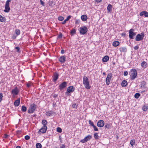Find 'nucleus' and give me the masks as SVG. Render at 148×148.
I'll return each instance as SVG.
<instances>
[{"instance_id":"obj_5","label":"nucleus","mask_w":148,"mask_h":148,"mask_svg":"<svg viewBox=\"0 0 148 148\" xmlns=\"http://www.w3.org/2000/svg\"><path fill=\"white\" fill-rule=\"evenodd\" d=\"M79 32L80 34H84L86 33L88 31L87 27L85 26H83L79 28Z\"/></svg>"},{"instance_id":"obj_6","label":"nucleus","mask_w":148,"mask_h":148,"mask_svg":"<svg viewBox=\"0 0 148 148\" xmlns=\"http://www.w3.org/2000/svg\"><path fill=\"white\" fill-rule=\"evenodd\" d=\"M75 90V88L73 86H69L67 89V90L65 92L67 96L69 95V93L73 92Z\"/></svg>"},{"instance_id":"obj_13","label":"nucleus","mask_w":148,"mask_h":148,"mask_svg":"<svg viewBox=\"0 0 148 148\" xmlns=\"http://www.w3.org/2000/svg\"><path fill=\"white\" fill-rule=\"evenodd\" d=\"M47 129V127H42L39 131L38 133L40 134L44 133L46 132Z\"/></svg>"},{"instance_id":"obj_38","label":"nucleus","mask_w":148,"mask_h":148,"mask_svg":"<svg viewBox=\"0 0 148 148\" xmlns=\"http://www.w3.org/2000/svg\"><path fill=\"white\" fill-rule=\"evenodd\" d=\"M135 140H131L130 142V144L132 146H133L135 143Z\"/></svg>"},{"instance_id":"obj_20","label":"nucleus","mask_w":148,"mask_h":148,"mask_svg":"<svg viewBox=\"0 0 148 148\" xmlns=\"http://www.w3.org/2000/svg\"><path fill=\"white\" fill-rule=\"evenodd\" d=\"M42 123L43 125V127H47L46 125H47V122L46 120L44 119L42 121Z\"/></svg>"},{"instance_id":"obj_3","label":"nucleus","mask_w":148,"mask_h":148,"mask_svg":"<svg viewBox=\"0 0 148 148\" xmlns=\"http://www.w3.org/2000/svg\"><path fill=\"white\" fill-rule=\"evenodd\" d=\"M37 106L34 104H32L30 105V107L27 110L29 113H32L35 110Z\"/></svg>"},{"instance_id":"obj_48","label":"nucleus","mask_w":148,"mask_h":148,"mask_svg":"<svg viewBox=\"0 0 148 148\" xmlns=\"http://www.w3.org/2000/svg\"><path fill=\"white\" fill-rule=\"evenodd\" d=\"M144 11H142L140 13V16H143V15H144Z\"/></svg>"},{"instance_id":"obj_54","label":"nucleus","mask_w":148,"mask_h":148,"mask_svg":"<svg viewBox=\"0 0 148 148\" xmlns=\"http://www.w3.org/2000/svg\"><path fill=\"white\" fill-rule=\"evenodd\" d=\"M128 75V72L127 71H125L124 72L123 75L124 76H126Z\"/></svg>"},{"instance_id":"obj_28","label":"nucleus","mask_w":148,"mask_h":148,"mask_svg":"<svg viewBox=\"0 0 148 148\" xmlns=\"http://www.w3.org/2000/svg\"><path fill=\"white\" fill-rule=\"evenodd\" d=\"M147 65V63L145 61L141 63V66L144 68H146V66Z\"/></svg>"},{"instance_id":"obj_40","label":"nucleus","mask_w":148,"mask_h":148,"mask_svg":"<svg viewBox=\"0 0 148 148\" xmlns=\"http://www.w3.org/2000/svg\"><path fill=\"white\" fill-rule=\"evenodd\" d=\"M89 124L92 126L94 125L93 122L91 120H89Z\"/></svg>"},{"instance_id":"obj_55","label":"nucleus","mask_w":148,"mask_h":148,"mask_svg":"<svg viewBox=\"0 0 148 148\" xmlns=\"http://www.w3.org/2000/svg\"><path fill=\"white\" fill-rule=\"evenodd\" d=\"M26 86L28 88H29L31 86V85L30 83H28L27 84Z\"/></svg>"},{"instance_id":"obj_17","label":"nucleus","mask_w":148,"mask_h":148,"mask_svg":"<svg viewBox=\"0 0 148 148\" xmlns=\"http://www.w3.org/2000/svg\"><path fill=\"white\" fill-rule=\"evenodd\" d=\"M81 18L82 21H85L87 19V16L86 15H83L81 16Z\"/></svg>"},{"instance_id":"obj_60","label":"nucleus","mask_w":148,"mask_h":148,"mask_svg":"<svg viewBox=\"0 0 148 148\" xmlns=\"http://www.w3.org/2000/svg\"><path fill=\"white\" fill-rule=\"evenodd\" d=\"M16 38V37L14 36L12 37V38L13 39H15Z\"/></svg>"},{"instance_id":"obj_35","label":"nucleus","mask_w":148,"mask_h":148,"mask_svg":"<svg viewBox=\"0 0 148 148\" xmlns=\"http://www.w3.org/2000/svg\"><path fill=\"white\" fill-rule=\"evenodd\" d=\"M142 109L144 111H146L148 109V108L147 106H144L142 107Z\"/></svg>"},{"instance_id":"obj_47","label":"nucleus","mask_w":148,"mask_h":148,"mask_svg":"<svg viewBox=\"0 0 148 148\" xmlns=\"http://www.w3.org/2000/svg\"><path fill=\"white\" fill-rule=\"evenodd\" d=\"M3 94L2 93H0V102L1 101L3 98Z\"/></svg>"},{"instance_id":"obj_64","label":"nucleus","mask_w":148,"mask_h":148,"mask_svg":"<svg viewBox=\"0 0 148 148\" xmlns=\"http://www.w3.org/2000/svg\"><path fill=\"white\" fill-rule=\"evenodd\" d=\"M53 148H58V147H53Z\"/></svg>"},{"instance_id":"obj_11","label":"nucleus","mask_w":148,"mask_h":148,"mask_svg":"<svg viewBox=\"0 0 148 148\" xmlns=\"http://www.w3.org/2000/svg\"><path fill=\"white\" fill-rule=\"evenodd\" d=\"M19 92V90L18 89L17 87H16L14 89H12L11 91V93L14 95H18Z\"/></svg>"},{"instance_id":"obj_27","label":"nucleus","mask_w":148,"mask_h":148,"mask_svg":"<svg viewBox=\"0 0 148 148\" xmlns=\"http://www.w3.org/2000/svg\"><path fill=\"white\" fill-rule=\"evenodd\" d=\"M71 18V16H68L66 19H65L62 23V24H65L66 21H68L70 18Z\"/></svg>"},{"instance_id":"obj_33","label":"nucleus","mask_w":148,"mask_h":148,"mask_svg":"<svg viewBox=\"0 0 148 148\" xmlns=\"http://www.w3.org/2000/svg\"><path fill=\"white\" fill-rule=\"evenodd\" d=\"M146 83L145 81H143L141 82V84H140V87H144V86L145 85Z\"/></svg>"},{"instance_id":"obj_14","label":"nucleus","mask_w":148,"mask_h":148,"mask_svg":"<svg viewBox=\"0 0 148 148\" xmlns=\"http://www.w3.org/2000/svg\"><path fill=\"white\" fill-rule=\"evenodd\" d=\"M104 125V122L102 120H99L97 123V126L99 127H102Z\"/></svg>"},{"instance_id":"obj_29","label":"nucleus","mask_w":148,"mask_h":148,"mask_svg":"<svg viewBox=\"0 0 148 148\" xmlns=\"http://www.w3.org/2000/svg\"><path fill=\"white\" fill-rule=\"evenodd\" d=\"M71 34V35H73V34L76 33V30L75 29H73L71 30L70 32Z\"/></svg>"},{"instance_id":"obj_2","label":"nucleus","mask_w":148,"mask_h":148,"mask_svg":"<svg viewBox=\"0 0 148 148\" xmlns=\"http://www.w3.org/2000/svg\"><path fill=\"white\" fill-rule=\"evenodd\" d=\"M83 84L84 85L85 88L88 89H90V87L89 86V83L88 78L86 76H84L83 78Z\"/></svg>"},{"instance_id":"obj_58","label":"nucleus","mask_w":148,"mask_h":148,"mask_svg":"<svg viewBox=\"0 0 148 148\" xmlns=\"http://www.w3.org/2000/svg\"><path fill=\"white\" fill-rule=\"evenodd\" d=\"M4 137L5 138H7L8 136V135L6 134H4Z\"/></svg>"},{"instance_id":"obj_50","label":"nucleus","mask_w":148,"mask_h":148,"mask_svg":"<svg viewBox=\"0 0 148 148\" xmlns=\"http://www.w3.org/2000/svg\"><path fill=\"white\" fill-rule=\"evenodd\" d=\"M65 146L64 144H62L60 146V148H65Z\"/></svg>"},{"instance_id":"obj_24","label":"nucleus","mask_w":148,"mask_h":148,"mask_svg":"<svg viewBox=\"0 0 148 148\" xmlns=\"http://www.w3.org/2000/svg\"><path fill=\"white\" fill-rule=\"evenodd\" d=\"M54 112L48 111L46 112V114L47 116H50L51 114H54Z\"/></svg>"},{"instance_id":"obj_44","label":"nucleus","mask_w":148,"mask_h":148,"mask_svg":"<svg viewBox=\"0 0 148 148\" xmlns=\"http://www.w3.org/2000/svg\"><path fill=\"white\" fill-rule=\"evenodd\" d=\"M110 127V125L108 124H107L105 125L104 127L105 128H109Z\"/></svg>"},{"instance_id":"obj_61","label":"nucleus","mask_w":148,"mask_h":148,"mask_svg":"<svg viewBox=\"0 0 148 148\" xmlns=\"http://www.w3.org/2000/svg\"><path fill=\"white\" fill-rule=\"evenodd\" d=\"M16 148H21V147L19 146H16Z\"/></svg>"},{"instance_id":"obj_30","label":"nucleus","mask_w":148,"mask_h":148,"mask_svg":"<svg viewBox=\"0 0 148 148\" xmlns=\"http://www.w3.org/2000/svg\"><path fill=\"white\" fill-rule=\"evenodd\" d=\"M140 95L139 93H136L134 95V97L138 99L140 96Z\"/></svg>"},{"instance_id":"obj_22","label":"nucleus","mask_w":148,"mask_h":148,"mask_svg":"<svg viewBox=\"0 0 148 148\" xmlns=\"http://www.w3.org/2000/svg\"><path fill=\"white\" fill-rule=\"evenodd\" d=\"M127 83L126 80H124L121 83V85L122 86L125 87L127 85Z\"/></svg>"},{"instance_id":"obj_53","label":"nucleus","mask_w":148,"mask_h":148,"mask_svg":"<svg viewBox=\"0 0 148 148\" xmlns=\"http://www.w3.org/2000/svg\"><path fill=\"white\" fill-rule=\"evenodd\" d=\"M40 2L41 5L43 6L44 5V2L42 0H40Z\"/></svg>"},{"instance_id":"obj_42","label":"nucleus","mask_w":148,"mask_h":148,"mask_svg":"<svg viewBox=\"0 0 148 148\" xmlns=\"http://www.w3.org/2000/svg\"><path fill=\"white\" fill-rule=\"evenodd\" d=\"M30 136L28 135H26L25 137V138L26 140H29L30 139Z\"/></svg>"},{"instance_id":"obj_41","label":"nucleus","mask_w":148,"mask_h":148,"mask_svg":"<svg viewBox=\"0 0 148 148\" xmlns=\"http://www.w3.org/2000/svg\"><path fill=\"white\" fill-rule=\"evenodd\" d=\"M144 15L145 17H148V12L146 11H144Z\"/></svg>"},{"instance_id":"obj_18","label":"nucleus","mask_w":148,"mask_h":148,"mask_svg":"<svg viewBox=\"0 0 148 148\" xmlns=\"http://www.w3.org/2000/svg\"><path fill=\"white\" fill-rule=\"evenodd\" d=\"M109 59V57L108 56H105L102 59V61L104 62H107Z\"/></svg>"},{"instance_id":"obj_59","label":"nucleus","mask_w":148,"mask_h":148,"mask_svg":"<svg viewBox=\"0 0 148 148\" xmlns=\"http://www.w3.org/2000/svg\"><path fill=\"white\" fill-rule=\"evenodd\" d=\"M95 1L99 3L101 1V0H95Z\"/></svg>"},{"instance_id":"obj_43","label":"nucleus","mask_w":148,"mask_h":148,"mask_svg":"<svg viewBox=\"0 0 148 148\" xmlns=\"http://www.w3.org/2000/svg\"><path fill=\"white\" fill-rule=\"evenodd\" d=\"M64 19V18L62 16H59L58 17V19L59 21H62Z\"/></svg>"},{"instance_id":"obj_56","label":"nucleus","mask_w":148,"mask_h":148,"mask_svg":"<svg viewBox=\"0 0 148 148\" xmlns=\"http://www.w3.org/2000/svg\"><path fill=\"white\" fill-rule=\"evenodd\" d=\"M58 96V95L54 94L53 95V97L54 98H56Z\"/></svg>"},{"instance_id":"obj_4","label":"nucleus","mask_w":148,"mask_h":148,"mask_svg":"<svg viewBox=\"0 0 148 148\" xmlns=\"http://www.w3.org/2000/svg\"><path fill=\"white\" fill-rule=\"evenodd\" d=\"M144 34L143 33H141L140 34H138L136 37L135 40L136 41H140L142 40L144 36Z\"/></svg>"},{"instance_id":"obj_32","label":"nucleus","mask_w":148,"mask_h":148,"mask_svg":"<svg viewBox=\"0 0 148 148\" xmlns=\"http://www.w3.org/2000/svg\"><path fill=\"white\" fill-rule=\"evenodd\" d=\"M27 110V108L26 107L24 106H22L21 107V110L23 112H25Z\"/></svg>"},{"instance_id":"obj_26","label":"nucleus","mask_w":148,"mask_h":148,"mask_svg":"<svg viewBox=\"0 0 148 148\" xmlns=\"http://www.w3.org/2000/svg\"><path fill=\"white\" fill-rule=\"evenodd\" d=\"M5 18L0 15V21L2 22H4L6 21Z\"/></svg>"},{"instance_id":"obj_62","label":"nucleus","mask_w":148,"mask_h":148,"mask_svg":"<svg viewBox=\"0 0 148 148\" xmlns=\"http://www.w3.org/2000/svg\"><path fill=\"white\" fill-rule=\"evenodd\" d=\"M78 23V21L77 20L76 22H75V23Z\"/></svg>"},{"instance_id":"obj_23","label":"nucleus","mask_w":148,"mask_h":148,"mask_svg":"<svg viewBox=\"0 0 148 148\" xmlns=\"http://www.w3.org/2000/svg\"><path fill=\"white\" fill-rule=\"evenodd\" d=\"M5 9L4 11L5 12H8L10 10V7L9 6H5Z\"/></svg>"},{"instance_id":"obj_46","label":"nucleus","mask_w":148,"mask_h":148,"mask_svg":"<svg viewBox=\"0 0 148 148\" xmlns=\"http://www.w3.org/2000/svg\"><path fill=\"white\" fill-rule=\"evenodd\" d=\"M93 127L94 128V130L95 131H98V130L97 127L95 125H94L93 126Z\"/></svg>"},{"instance_id":"obj_57","label":"nucleus","mask_w":148,"mask_h":148,"mask_svg":"<svg viewBox=\"0 0 148 148\" xmlns=\"http://www.w3.org/2000/svg\"><path fill=\"white\" fill-rule=\"evenodd\" d=\"M61 53L62 54H64V53H65V51H64V50L63 49H62V50H61Z\"/></svg>"},{"instance_id":"obj_51","label":"nucleus","mask_w":148,"mask_h":148,"mask_svg":"<svg viewBox=\"0 0 148 148\" xmlns=\"http://www.w3.org/2000/svg\"><path fill=\"white\" fill-rule=\"evenodd\" d=\"M15 49L17 50V52H18L19 51L20 49L19 47H15Z\"/></svg>"},{"instance_id":"obj_12","label":"nucleus","mask_w":148,"mask_h":148,"mask_svg":"<svg viewBox=\"0 0 148 148\" xmlns=\"http://www.w3.org/2000/svg\"><path fill=\"white\" fill-rule=\"evenodd\" d=\"M59 74L57 72H55L53 73V80L54 82H56L58 79Z\"/></svg>"},{"instance_id":"obj_25","label":"nucleus","mask_w":148,"mask_h":148,"mask_svg":"<svg viewBox=\"0 0 148 148\" xmlns=\"http://www.w3.org/2000/svg\"><path fill=\"white\" fill-rule=\"evenodd\" d=\"M119 50L121 52H125L127 51V49L125 47H121L120 48Z\"/></svg>"},{"instance_id":"obj_10","label":"nucleus","mask_w":148,"mask_h":148,"mask_svg":"<svg viewBox=\"0 0 148 148\" xmlns=\"http://www.w3.org/2000/svg\"><path fill=\"white\" fill-rule=\"evenodd\" d=\"M67 85V83L66 82H64L61 84L59 86V88L60 90H62L65 88Z\"/></svg>"},{"instance_id":"obj_63","label":"nucleus","mask_w":148,"mask_h":148,"mask_svg":"<svg viewBox=\"0 0 148 148\" xmlns=\"http://www.w3.org/2000/svg\"><path fill=\"white\" fill-rule=\"evenodd\" d=\"M103 74L104 75H106V73L105 72H103Z\"/></svg>"},{"instance_id":"obj_8","label":"nucleus","mask_w":148,"mask_h":148,"mask_svg":"<svg viewBox=\"0 0 148 148\" xmlns=\"http://www.w3.org/2000/svg\"><path fill=\"white\" fill-rule=\"evenodd\" d=\"M112 77V73H109L108 74L106 79V82L107 85L110 84V82L111 78Z\"/></svg>"},{"instance_id":"obj_36","label":"nucleus","mask_w":148,"mask_h":148,"mask_svg":"<svg viewBox=\"0 0 148 148\" xmlns=\"http://www.w3.org/2000/svg\"><path fill=\"white\" fill-rule=\"evenodd\" d=\"M11 1L10 0H8L6 2L5 6H9V2Z\"/></svg>"},{"instance_id":"obj_19","label":"nucleus","mask_w":148,"mask_h":148,"mask_svg":"<svg viewBox=\"0 0 148 148\" xmlns=\"http://www.w3.org/2000/svg\"><path fill=\"white\" fill-rule=\"evenodd\" d=\"M112 6L111 5L109 4L107 7L108 12H110L112 11Z\"/></svg>"},{"instance_id":"obj_39","label":"nucleus","mask_w":148,"mask_h":148,"mask_svg":"<svg viewBox=\"0 0 148 148\" xmlns=\"http://www.w3.org/2000/svg\"><path fill=\"white\" fill-rule=\"evenodd\" d=\"M57 131L59 133H61L62 131V130L59 127H58L57 128Z\"/></svg>"},{"instance_id":"obj_34","label":"nucleus","mask_w":148,"mask_h":148,"mask_svg":"<svg viewBox=\"0 0 148 148\" xmlns=\"http://www.w3.org/2000/svg\"><path fill=\"white\" fill-rule=\"evenodd\" d=\"M94 136L95 139H97L99 138V136L98 135V134L97 133L94 134Z\"/></svg>"},{"instance_id":"obj_49","label":"nucleus","mask_w":148,"mask_h":148,"mask_svg":"<svg viewBox=\"0 0 148 148\" xmlns=\"http://www.w3.org/2000/svg\"><path fill=\"white\" fill-rule=\"evenodd\" d=\"M72 107L73 108H77V105H76V103H74L72 105Z\"/></svg>"},{"instance_id":"obj_37","label":"nucleus","mask_w":148,"mask_h":148,"mask_svg":"<svg viewBox=\"0 0 148 148\" xmlns=\"http://www.w3.org/2000/svg\"><path fill=\"white\" fill-rule=\"evenodd\" d=\"M15 33L17 35H18L20 34V31L19 29H16L15 31Z\"/></svg>"},{"instance_id":"obj_45","label":"nucleus","mask_w":148,"mask_h":148,"mask_svg":"<svg viewBox=\"0 0 148 148\" xmlns=\"http://www.w3.org/2000/svg\"><path fill=\"white\" fill-rule=\"evenodd\" d=\"M62 34L61 33H60L59 34V35H58V38H59L61 39L62 38Z\"/></svg>"},{"instance_id":"obj_52","label":"nucleus","mask_w":148,"mask_h":148,"mask_svg":"<svg viewBox=\"0 0 148 148\" xmlns=\"http://www.w3.org/2000/svg\"><path fill=\"white\" fill-rule=\"evenodd\" d=\"M134 49L137 50L139 48V46H136L134 47Z\"/></svg>"},{"instance_id":"obj_1","label":"nucleus","mask_w":148,"mask_h":148,"mask_svg":"<svg viewBox=\"0 0 148 148\" xmlns=\"http://www.w3.org/2000/svg\"><path fill=\"white\" fill-rule=\"evenodd\" d=\"M130 75L131 79L133 80L135 79L136 78L137 76L136 70L135 69H131L130 73Z\"/></svg>"},{"instance_id":"obj_15","label":"nucleus","mask_w":148,"mask_h":148,"mask_svg":"<svg viewBox=\"0 0 148 148\" xmlns=\"http://www.w3.org/2000/svg\"><path fill=\"white\" fill-rule=\"evenodd\" d=\"M66 60V56L64 55L62 56L59 58V61L61 63H63L65 62Z\"/></svg>"},{"instance_id":"obj_21","label":"nucleus","mask_w":148,"mask_h":148,"mask_svg":"<svg viewBox=\"0 0 148 148\" xmlns=\"http://www.w3.org/2000/svg\"><path fill=\"white\" fill-rule=\"evenodd\" d=\"M119 44V42L117 41H114L112 43L113 45L115 47L118 46Z\"/></svg>"},{"instance_id":"obj_16","label":"nucleus","mask_w":148,"mask_h":148,"mask_svg":"<svg viewBox=\"0 0 148 148\" xmlns=\"http://www.w3.org/2000/svg\"><path fill=\"white\" fill-rule=\"evenodd\" d=\"M20 103V98H18L17 100H16L14 102V106H18Z\"/></svg>"},{"instance_id":"obj_31","label":"nucleus","mask_w":148,"mask_h":148,"mask_svg":"<svg viewBox=\"0 0 148 148\" xmlns=\"http://www.w3.org/2000/svg\"><path fill=\"white\" fill-rule=\"evenodd\" d=\"M36 148H41L42 145L40 143H38L36 145Z\"/></svg>"},{"instance_id":"obj_7","label":"nucleus","mask_w":148,"mask_h":148,"mask_svg":"<svg viewBox=\"0 0 148 148\" xmlns=\"http://www.w3.org/2000/svg\"><path fill=\"white\" fill-rule=\"evenodd\" d=\"M134 30L133 29H131L129 30V36L130 39H133L134 36L136 35V33L134 32Z\"/></svg>"},{"instance_id":"obj_9","label":"nucleus","mask_w":148,"mask_h":148,"mask_svg":"<svg viewBox=\"0 0 148 148\" xmlns=\"http://www.w3.org/2000/svg\"><path fill=\"white\" fill-rule=\"evenodd\" d=\"M91 138L92 136L90 135H89L87 136L84 139L81 140L80 142L83 143H84L87 141L89 140Z\"/></svg>"}]
</instances>
